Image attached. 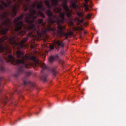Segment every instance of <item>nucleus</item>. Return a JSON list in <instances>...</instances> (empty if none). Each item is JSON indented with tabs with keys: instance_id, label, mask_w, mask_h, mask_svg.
<instances>
[{
	"instance_id": "obj_1",
	"label": "nucleus",
	"mask_w": 126,
	"mask_h": 126,
	"mask_svg": "<svg viewBox=\"0 0 126 126\" xmlns=\"http://www.w3.org/2000/svg\"><path fill=\"white\" fill-rule=\"evenodd\" d=\"M8 59L9 62H12L13 63H14V62H15L16 64H19V63H24V60L28 59L29 58L26 56L22 60H17L15 61V58H14L13 56L11 55H9Z\"/></svg>"
},
{
	"instance_id": "obj_2",
	"label": "nucleus",
	"mask_w": 126,
	"mask_h": 126,
	"mask_svg": "<svg viewBox=\"0 0 126 126\" xmlns=\"http://www.w3.org/2000/svg\"><path fill=\"white\" fill-rule=\"evenodd\" d=\"M63 7L66 11L67 17H70V15H71V11H70L69 9H68V8L67 7V5L65 4L63 5Z\"/></svg>"
},
{
	"instance_id": "obj_3",
	"label": "nucleus",
	"mask_w": 126,
	"mask_h": 126,
	"mask_svg": "<svg viewBox=\"0 0 126 126\" xmlns=\"http://www.w3.org/2000/svg\"><path fill=\"white\" fill-rule=\"evenodd\" d=\"M58 29L59 32H60V34H61V36H63V35L65 36V33H64L63 32V29H65V27H62L61 25H58Z\"/></svg>"
},
{
	"instance_id": "obj_4",
	"label": "nucleus",
	"mask_w": 126,
	"mask_h": 126,
	"mask_svg": "<svg viewBox=\"0 0 126 126\" xmlns=\"http://www.w3.org/2000/svg\"><path fill=\"white\" fill-rule=\"evenodd\" d=\"M18 25L20 26L16 28V31H19V30H21V28H22V22H20L19 24H18Z\"/></svg>"
},
{
	"instance_id": "obj_5",
	"label": "nucleus",
	"mask_w": 126,
	"mask_h": 126,
	"mask_svg": "<svg viewBox=\"0 0 126 126\" xmlns=\"http://www.w3.org/2000/svg\"><path fill=\"white\" fill-rule=\"evenodd\" d=\"M23 55V53H22V52H21L20 51H18L17 52V58H20V57H21V56H22Z\"/></svg>"
},
{
	"instance_id": "obj_6",
	"label": "nucleus",
	"mask_w": 126,
	"mask_h": 126,
	"mask_svg": "<svg viewBox=\"0 0 126 126\" xmlns=\"http://www.w3.org/2000/svg\"><path fill=\"white\" fill-rule=\"evenodd\" d=\"M84 6L85 7V10L86 11H88V10H89V8H88V5L87 4V3H85L84 4Z\"/></svg>"
},
{
	"instance_id": "obj_7",
	"label": "nucleus",
	"mask_w": 126,
	"mask_h": 126,
	"mask_svg": "<svg viewBox=\"0 0 126 126\" xmlns=\"http://www.w3.org/2000/svg\"><path fill=\"white\" fill-rule=\"evenodd\" d=\"M75 21H78V24H79V23H82V22H83V19L80 20L79 19H78V18H75Z\"/></svg>"
},
{
	"instance_id": "obj_8",
	"label": "nucleus",
	"mask_w": 126,
	"mask_h": 126,
	"mask_svg": "<svg viewBox=\"0 0 126 126\" xmlns=\"http://www.w3.org/2000/svg\"><path fill=\"white\" fill-rule=\"evenodd\" d=\"M27 41V38H25L21 41V42L20 44V46L21 47V48H22L23 47V43H25V42H26Z\"/></svg>"
},
{
	"instance_id": "obj_9",
	"label": "nucleus",
	"mask_w": 126,
	"mask_h": 126,
	"mask_svg": "<svg viewBox=\"0 0 126 126\" xmlns=\"http://www.w3.org/2000/svg\"><path fill=\"white\" fill-rule=\"evenodd\" d=\"M60 17L61 18L62 21H63L64 19V13H62L61 14H60Z\"/></svg>"
},
{
	"instance_id": "obj_10",
	"label": "nucleus",
	"mask_w": 126,
	"mask_h": 126,
	"mask_svg": "<svg viewBox=\"0 0 126 126\" xmlns=\"http://www.w3.org/2000/svg\"><path fill=\"white\" fill-rule=\"evenodd\" d=\"M52 4L53 5H57L58 4V1L57 0H53L52 1Z\"/></svg>"
},
{
	"instance_id": "obj_11",
	"label": "nucleus",
	"mask_w": 126,
	"mask_h": 126,
	"mask_svg": "<svg viewBox=\"0 0 126 126\" xmlns=\"http://www.w3.org/2000/svg\"><path fill=\"white\" fill-rule=\"evenodd\" d=\"M57 45L59 46V47H63V45H62V43L60 42V41L58 40L56 42Z\"/></svg>"
},
{
	"instance_id": "obj_12",
	"label": "nucleus",
	"mask_w": 126,
	"mask_h": 126,
	"mask_svg": "<svg viewBox=\"0 0 126 126\" xmlns=\"http://www.w3.org/2000/svg\"><path fill=\"white\" fill-rule=\"evenodd\" d=\"M71 7H72L73 8H76V5L75 3H72L71 4Z\"/></svg>"
},
{
	"instance_id": "obj_13",
	"label": "nucleus",
	"mask_w": 126,
	"mask_h": 126,
	"mask_svg": "<svg viewBox=\"0 0 126 126\" xmlns=\"http://www.w3.org/2000/svg\"><path fill=\"white\" fill-rule=\"evenodd\" d=\"M77 14L79 16H83V12H79Z\"/></svg>"
},
{
	"instance_id": "obj_14",
	"label": "nucleus",
	"mask_w": 126,
	"mask_h": 126,
	"mask_svg": "<svg viewBox=\"0 0 126 126\" xmlns=\"http://www.w3.org/2000/svg\"><path fill=\"white\" fill-rule=\"evenodd\" d=\"M49 60L50 62H53V61H54V57H53V56L50 57L49 58Z\"/></svg>"
},
{
	"instance_id": "obj_15",
	"label": "nucleus",
	"mask_w": 126,
	"mask_h": 126,
	"mask_svg": "<svg viewBox=\"0 0 126 126\" xmlns=\"http://www.w3.org/2000/svg\"><path fill=\"white\" fill-rule=\"evenodd\" d=\"M54 48H55V43L54 44V45H51L50 46V48L51 49V50H53Z\"/></svg>"
},
{
	"instance_id": "obj_16",
	"label": "nucleus",
	"mask_w": 126,
	"mask_h": 126,
	"mask_svg": "<svg viewBox=\"0 0 126 126\" xmlns=\"http://www.w3.org/2000/svg\"><path fill=\"white\" fill-rule=\"evenodd\" d=\"M90 17H91V15H90V14H88L86 16V18L87 19H89V18H90Z\"/></svg>"
},
{
	"instance_id": "obj_17",
	"label": "nucleus",
	"mask_w": 126,
	"mask_h": 126,
	"mask_svg": "<svg viewBox=\"0 0 126 126\" xmlns=\"http://www.w3.org/2000/svg\"><path fill=\"white\" fill-rule=\"evenodd\" d=\"M19 19H20V17L16 18V19L15 20V22H16V21H18V20H19Z\"/></svg>"
},
{
	"instance_id": "obj_18",
	"label": "nucleus",
	"mask_w": 126,
	"mask_h": 126,
	"mask_svg": "<svg viewBox=\"0 0 126 126\" xmlns=\"http://www.w3.org/2000/svg\"><path fill=\"white\" fill-rule=\"evenodd\" d=\"M69 25H70V26H72V25H73V23L72 22H70Z\"/></svg>"
},
{
	"instance_id": "obj_19",
	"label": "nucleus",
	"mask_w": 126,
	"mask_h": 126,
	"mask_svg": "<svg viewBox=\"0 0 126 126\" xmlns=\"http://www.w3.org/2000/svg\"><path fill=\"white\" fill-rule=\"evenodd\" d=\"M74 30H75V31L80 30V29L79 27H77V28H75Z\"/></svg>"
},
{
	"instance_id": "obj_20",
	"label": "nucleus",
	"mask_w": 126,
	"mask_h": 126,
	"mask_svg": "<svg viewBox=\"0 0 126 126\" xmlns=\"http://www.w3.org/2000/svg\"><path fill=\"white\" fill-rule=\"evenodd\" d=\"M67 35H72V32H69L68 33Z\"/></svg>"
},
{
	"instance_id": "obj_21",
	"label": "nucleus",
	"mask_w": 126,
	"mask_h": 126,
	"mask_svg": "<svg viewBox=\"0 0 126 126\" xmlns=\"http://www.w3.org/2000/svg\"><path fill=\"white\" fill-rule=\"evenodd\" d=\"M32 61H36V58H35V57H32Z\"/></svg>"
},
{
	"instance_id": "obj_22",
	"label": "nucleus",
	"mask_w": 126,
	"mask_h": 126,
	"mask_svg": "<svg viewBox=\"0 0 126 126\" xmlns=\"http://www.w3.org/2000/svg\"><path fill=\"white\" fill-rule=\"evenodd\" d=\"M39 21H40V23H42V22H43V20H42V19H40V20H39Z\"/></svg>"
},
{
	"instance_id": "obj_23",
	"label": "nucleus",
	"mask_w": 126,
	"mask_h": 126,
	"mask_svg": "<svg viewBox=\"0 0 126 126\" xmlns=\"http://www.w3.org/2000/svg\"><path fill=\"white\" fill-rule=\"evenodd\" d=\"M88 0H85L86 3H87V2H88Z\"/></svg>"
},
{
	"instance_id": "obj_24",
	"label": "nucleus",
	"mask_w": 126,
	"mask_h": 126,
	"mask_svg": "<svg viewBox=\"0 0 126 126\" xmlns=\"http://www.w3.org/2000/svg\"><path fill=\"white\" fill-rule=\"evenodd\" d=\"M49 16H51V15H52V13H50V14H49Z\"/></svg>"
},
{
	"instance_id": "obj_25",
	"label": "nucleus",
	"mask_w": 126,
	"mask_h": 126,
	"mask_svg": "<svg viewBox=\"0 0 126 126\" xmlns=\"http://www.w3.org/2000/svg\"><path fill=\"white\" fill-rule=\"evenodd\" d=\"M2 5H4V6H5V5L4 3H2Z\"/></svg>"
},
{
	"instance_id": "obj_26",
	"label": "nucleus",
	"mask_w": 126,
	"mask_h": 126,
	"mask_svg": "<svg viewBox=\"0 0 126 126\" xmlns=\"http://www.w3.org/2000/svg\"><path fill=\"white\" fill-rule=\"evenodd\" d=\"M47 30H50V29L47 28Z\"/></svg>"
},
{
	"instance_id": "obj_27",
	"label": "nucleus",
	"mask_w": 126,
	"mask_h": 126,
	"mask_svg": "<svg viewBox=\"0 0 126 126\" xmlns=\"http://www.w3.org/2000/svg\"><path fill=\"white\" fill-rule=\"evenodd\" d=\"M63 21H62V22H61V23H63Z\"/></svg>"
},
{
	"instance_id": "obj_28",
	"label": "nucleus",
	"mask_w": 126,
	"mask_h": 126,
	"mask_svg": "<svg viewBox=\"0 0 126 126\" xmlns=\"http://www.w3.org/2000/svg\"><path fill=\"white\" fill-rule=\"evenodd\" d=\"M30 65H31V66L32 65V64H30Z\"/></svg>"
},
{
	"instance_id": "obj_29",
	"label": "nucleus",
	"mask_w": 126,
	"mask_h": 126,
	"mask_svg": "<svg viewBox=\"0 0 126 126\" xmlns=\"http://www.w3.org/2000/svg\"><path fill=\"white\" fill-rule=\"evenodd\" d=\"M38 8H40V7L38 6Z\"/></svg>"
},
{
	"instance_id": "obj_30",
	"label": "nucleus",
	"mask_w": 126,
	"mask_h": 126,
	"mask_svg": "<svg viewBox=\"0 0 126 126\" xmlns=\"http://www.w3.org/2000/svg\"><path fill=\"white\" fill-rule=\"evenodd\" d=\"M0 41H1V39H0Z\"/></svg>"
},
{
	"instance_id": "obj_31",
	"label": "nucleus",
	"mask_w": 126,
	"mask_h": 126,
	"mask_svg": "<svg viewBox=\"0 0 126 126\" xmlns=\"http://www.w3.org/2000/svg\"><path fill=\"white\" fill-rule=\"evenodd\" d=\"M60 11H59V12H60Z\"/></svg>"
}]
</instances>
